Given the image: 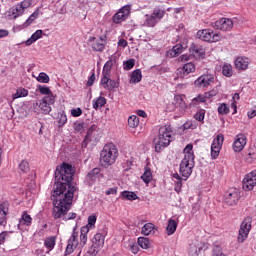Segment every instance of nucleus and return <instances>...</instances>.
Returning <instances> with one entry per match:
<instances>
[{"label": "nucleus", "instance_id": "052dcab7", "mask_svg": "<svg viewBox=\"0 0 256 256\" xmlns=\"http://www.w3.org/2000/svg\"><path fill=\"white\" fill-rule=\"evenodd\" d=\"M255 158H256V153L254 151H249L247 153L246 159L248 163H251V161L255 160Z\"/></svg>", "mask_w": 256, "mask_h": 256}, {"label": "nucleus", "instance_id": "4be33fe9", "mask_svg": "<svg viewBox=\"0 0 256 256\" xmlns=\"http://www.w3.org/2000/svg\"><path fill=\"white\" fill-rule=\"evenodd\" d=\"M129 17V9L128 8H122L120 11H118L114 16H113V22L114 23H123L125 19Z\"/></svg>", "mask_w": 256, "mask_h": 256}, {"label": "nucleus", "instance_id": "dca6fc26", "mask_svg": "<svg viewBox=\"0 0 256 256\" xmlns=\"http://www.w3.org/2000/svg\"><path fill=\"white\" fill-rule=\"evenodd\" d=\"M212 27L219 31H231V29H233V20L229 18H221L212 23Z\"/></svg>", "mask_w": 256, "mask_h": 256}, {"label": "nucleus", "instance_id": "37998d69", "mask_svg": "<svg viewBox=\"0 0 256 256\" xmlns=\"http://www.w3.org/2000/svg\"><path fill=\"white\" fill-rule=\"evenodd\" d=\"M128 125L129 127H132V129H135V127H139V117L136 115H132L128 118Z\"/></svg>", "mask_w": 256, "mask_h": 256}, {"label": "nucleus", "instance_id": "423d86ee", "mask_svg": "<svg viewBox=\"0 0 256 256\" xmlns=\"http://www.w3.org/2000/svg\"><path fill=\"white\" fill-rule=\"evenodd\" d=\"M163 17H165V9L156 7L151 14L145 15L144 25L145 27H155Z\"/></svg>", "mask_w": 256, "mask_h": 256}, {"label": "nucleus", "instance_id": "8fccbe9b", "mask_svg": "<svg viewBox=\"0 0 256 256\" xmlns=\"http://www.w3.org/2000/svg\"><path fill=\"white\" fill-rule=\"evenodd\" d=\"M36 79L39 83H49L51 81L49 75L45 72H41Z\"/></svg>", "mask_w": 256, "mask_h": 256}, {"label": "nucleus", "instance_id": "a19ab883", "mask_svg": "<svg viewBox=\"0 0 256 256\" xmlns=\"http://www.w3.org/2000/svg\"><path fill=\"white\" fill-rule=\"evenodd\" d=\"M173 177H174V179H177L175 181V188L174 189H175L176 193H180L181 187H183V182L181 180V176L179 174L175 173V174H173Z\"/></svg>", "mask_w": 256, "mask_h": 256}, {"label": "nucleus", "instance_id": "aec40b11", "mask_svg": "<svg viewBox=\"0 0 256 256\" xmlns=\"http://www.w3.org/2000/svg\"><path fill=\"white\" fill-rule=\"evenodd\" d=\"M183 49H187V42L173 46V48L167 52V57H178V55L183 53Z\"/></svg>", "mask_w": 256, "mask_h": 256}, {"label": "nucleus", "instance_id": "393cba45", "mask_svg": "<svg viewBox=\"0 0 256 256\" xmlns=\"http://www.w3.org/2000/svg\"><path fill=\"white\" fill-rule=\"evenodd\" d=\"M155 231L157 229L155 228V225L153 223H146L141 230L142 235L149 236L152 234H155Z\"/></svg>", "mask_w": 256, "mask_h": 256}, {"label": "nucleus", "instance_id": "c9c22d12", "mask_svg": "<svg viewBox=\"0 0 256 256\" xmlns=\"http://www.w3.org/2000/svg\"><path fill=\"white\" fill-rule=\"evenodd\" d=\"M92 243H94V245H98L99 247H103V245H105V236H103L101 233H97L94 235Z\"/></svg>", "mask_w": 256, "mask_h": 256}, {"label": "nucleus", "instance_id": "0e129e2a", "mask_svg": "<svg viewBox=\"0 0 256 256\" xmlns=\"http://www.w3.org/2000/svg\"><path fill=\"white\" fill-rule=\"evenodd\" d=\"M74 129L75 131H77L78 133H81L83 131V124L82 123H76L74 124Z\"/></svg>", "mask_w": 256, "mask_h": 256}, {"label": "nucleus", "instance_id": "49530a36", "mask_svg": "<svg viewBox=\"0 0 256 256\" xmlns=\"http://www.w3.org/2000/svg\"><path fill=\"white\" fill-rule=\"evenodd\" d=\"M102 248L103 246H99L98 244L92 243V246L90 247L88 253L91 256H97V253H99V251H101Z\"/></svg>", "mask_w": 256, "mask_h": 256}, {"label": "nucleus", "instance_id": "603ef678", "mask_svg": "<svg viewBox=\"0 0 256 256\" xmlns=\"http://www.w3.org/2000/svg\"><path fill=\"white\" fill-rule=\"evenodd\" d=\"M19 169L22 173H29V162L22 160L19 164Z\"/></svg>", "mask_w": 256, "mask_h": 256}, {"label": "nucleus", "instance_id": "ea45409f", "mask_svg": "<svg viewBox=\"0 0 256 256\" xmlns=\"http://www.w3.org/2000/svg\"><path fill=\"white\" fill-rule=\"evenodd\" d=\"M38 91L41 93V95H46L44 97H55V95L53 94V92H51V89H49V87L47 86H38Z\"/></svg>", "mask_w": 256, "mask_h": 256}, {"label": "nucleus", "instance_id": "79ce46f5", "mask_svg": "<svg viewBox=\"0 0 256 256\" xmlns=\"http://www.w3.org/2000/svg\"><path fill=\"white\" fill-rule=\"evenodd\" d=\"M123 199H127L128 201H135L138 199L137 194L135 192L124 191L121 193Z\"/></svg>", "mask_w": 256, "mask_h": 256}, {"label": "nucleus", "instance_id": "f704fd0d", "mask_svg": "<svg viewBox=\"0 0 256 256\" xmlns=\"http://www.w3.org/2000/svg\"><path fill=\"white\" fill-rule=\"evenodd\" d=\"M55 243L56 238L54 236L48 237L44 241L45 248L49 249V251H53V249H55Z\"/></svg>", "mask_w": 256, "mask_h": 256}, {"label": "nucleus", "instance_id": "5fc2aeb1", "mask_svg": "<svg viewBox=\"0 0 256 256\" xmlns=\"http://www.w3.org/2000/svg\"><path fill=\"white\" fill-rule=\"evenodd\" d=\"M135 67V59H130L124 63L125 71H129Z\"/></svg>", "mask_w": 256, "mask_h": 256}, {"label": "nucleus", "instance_id": "c85d7f7f", "mask_svg": "<svg viewBox=\"0 0 256 256\" xmlns=\"http://www.w3.org/2000/svg\"><path fill=\"white\" fill-rule=\"evenodd\" d=\"M92 50L101 53V51L105 50V44L103 43V39L95 40L92 43Z\"/></svg>", "mask_w": 256, "mask_h": 256}, {"label": "nucleus", "instance_id": "c756f323", "mask_svg": "<svg viewBox=\"0 0 256 256\" xmlns=\"http://www.w3.org/2000/svg\"><path fill=\"white\" fill-rule=\"evenodd\" d=\"M141 79H143V74L141 73V70H134L130 78V83H140Z\"/></svg>", "mask_w": 256, "mask_h": 256}, {"label": "nucleus", "instance_id": "2f4dec72", "mask_svg": "<svg viewBox=\"0 0 256 256\" xmlns=\"http://www.w3.org/2000/svg\"><path fill=\"white\" fill-rule=\"evenodd\" d=\"M175 231H177V222H175L173 219H170L166 227V233L167 235H173Z\"/></svg>", "mask_w": 256, "mask_h": 256}, {"label": "nucleus", "instance_id": "69168bd1", "mask_svg": "<svg viewBox=\"0 0 256 256\" xmlns=\"http://www.w3.org/2000/svg\"><path fill=\"white\" fill-rule=\"evenodd\" d=\"M93 83H95V73H93L89 79H88V82H87V85L88 87H91L93 85Z\"/></svg>", "mask_w": 256, "mask_h": 256}, {"label": "nucleus", "instance_id": "5701e85b", "mask_svg": "<svg viewBox=\"0 0 256 256\" xmlns=\"http://www.w3.org/2000/svg\"><path fill=\"white\" fill-rule=\"evenodd\" d=\"M235 67L238 71H247L249 69V58L238 57L235 60Z\"/></svg>", "mask_w": 256, "mask_h": 256}, {"label": "nucleus", "instance_id": "6ab92c4d", "mask_svg": "<svg viewBox=\"0 0 256 256\" xmlns=\"http://www.w3.org/2000/svg\"><path fill=\"white\" fill-rule=\"evenodd\" d=\"M9 213V203L0 204V227H7V214Z\"/></svg>", "mask_w": 256, "mask_h": 256}, {"label": "nucleus", "instance_id": "f8f14e48", "mask_svg": "<svg viewBox=\"0 0 256 256\" xmlns=\"http://www.w3.org/2000/svg\"><path fill=\"white\" fill-rule=\"evenodd\" d=\"M241 199V192L238 190H229L224 194L223 203L227 207H235Z\"/></svg>", "mask_w": 256, "mask_h": 256}, {"label": "nucleus", "instance_id": "0eeeda50", "mask_svg": "<svg viewBox=\"0 0 256 256\" xmlns=\"http://www.w3.org/2000/svg\"><path fill=\"white\" fill-rule=\"evenodd\" d=\"M193 167H195V160H192L190 156L182 159L179 173L183 181H187L189 177H191V173H193Z\"/></svg>", "mask_w": 256, "mask_h": 256}, {"label": "nucleus", "instance_id": "9d476101", "mask_svg": "<svg viewBox=\"0 0 256 256\" xmlns=\"http://www.w3.org/2000/svg\"><path fill=\"white\" fill-rule=\"evenodd\" d=\"M95 223H97V216L91 215L88 217V223L86 226H83L80 230V247H85L87 245V234L89 233V229H93L95 227Z\"/></svg>", "mask_w": 256, "mask_h": 256}, {"label": "nucleus", "instance_id": "39448f33", "mask_svg": "<svg viewBox=\"0 0 256 256\" xmlns=\"http://www.w3.org/2000/svg\"><path fill=\"white\" fill-rule=\"evenodd\" d=\"M55 104V96L43 97L32 104V109L36 115H49L51 105Z\"/></svg>", "mask_w": 256, "mask_h": 256}, {"label": "nucleus", "instance_id": "c03bdc74", "mask_svg": "<svg viewBox=\"0 0 256 256\" xmlns=\"http://www.w3.org/2000/svg\"><path fill=\"white\" fill-rule=\"evenodd\" d=\"M206 99H213L219 95V86L214 87L212 90L204 93Z\"/></svg>", "mask_w": 256, "mask_h": 256}, {"label": "nucleus", "instance_id": "e433bc0d", "mask_svg": "<svg viewBox=\"0 0 256 256\" xmlns=\"http://www.w3.org/2000/svg\"><path fill=\"white\" fill-rule=\"evenodd\" d=\"M222 74L224 77H233V66L231 64H224L222 67Z\"/></svg>", "mask_w": 256, "mask_h": 256}, {"label": "nucleus", "instance_id": "a878e982", "mask_svg": "<svg viewBox=\"0 0 256 256\" xmlns=\"http://www.w3.org/2000/svg\"><path fill=\"white\" fill-rule=\"evenodd\" d=\"M141 179L146 183V185H149V183L153 181V172H151V168L145 167V171L142 174Z\"/></svg>", "mask_w": 256, "mask_h": 256}, {"label": "nucleus", "instance_id": "7ed1b4c3", "mask_svg": "<svg viewBox=\"0 0 256 256\" xmlns=\"http://www.w3.org/2000/svg\"><path fill=\"white\" fill-rule=\"evenodd\" d=\"M111 69H113V60L109 59L103 67L102 78L100 81L101 87L106 89V91H113L119 87V80L111 79Z\"/></svg>", "mask_w": 256, "mask_h": 256}, {"label": "nucleus", "instance_id": "ddd939ff", "mask_svg": "<svg viewBox=\"0 0 256 256\" xmlns=\"http://www.w3.org/2000/svg\"><path fill=\"white\" fill-rule=\"evenodd\" d=\"M215 83V75L213 74H203L195 80L194 85L199 89H205V87H209V85Z\"/></svg>", "mask_w": 256, "mask_h": 256}, {"label": "nucleus", "instance_id": "1a4fd4ad", "mask_svg": "<svg viewBox=\"0 0 256 256\" xmlns=\"http://www.w3.org/2000/svg\"><path fill=\"white\" fill-rule=\"evenodd\" d=\"M198 39L202 41H206L208 43H217V41H221L223 36L220 33H215L211 29L199 30L197 32Z\"/></svg>", "mask_w": 256, "mask_h": 256}, {"label": "nucleus", "instance_id": "4468645a", "mask_svg": "<svg viewBox=\"0 0 256 256\" xmlns=\"http://www.w3.org/2000/svg\"><path fill=\"white\" fill-rule=\"evenodd\" d=\"M223 141H225L223 134H218L216 138H214L211 145L212 159H217V157H219V153H221V147H223Z\"/></svg>", "mask_w": 256, "mask_h": 256}, {"label": "nucleus", "instance_id": "13d9d810", "mask_svg": "<svg viewBox=\"0 0 256 256\" xmlns=\"http://www.w3.org/2000/svg\"><path fill=\"white\" fill-rule=\"evenodd\" d=\"M183 129H197V125L193 124V121H186L183 124Z\"/></svg>", "mask_w": 256, "mask_h": 256}, {"label": "nucleus", "instance_id": "2eb2a0df", "mask_svg": "<svg viewBox=\"0 0 256 256\" xmlns=\"http://www.w3.org/2000/svg\"><path fill=\"white\" fill-rule=\"evenodd\" d=\"M256 186V170L245 175L242 181V189L245 191H253Z\"/></svg>", "mask_w": 256, "mask_h": 256}, {"label": "nucleus", "instance_id": "338daca9", "mask_svg": "<svg viewBox=\"0 0 256 256\" xmlns=\"http://www.w3.org/2000/svg\"><path fill=\"white\" fill-rule=\"evenodd\" d=\"M106 195H116L117 193V188L114 187V188H109L108 190H106Z\"/></svg>", "mask_w": 256, "mask_h": 256}, {"label": "nucleus", "instance_id": "72a5a7b5", "mask_svg": "<svg viewBox=\"0 0 256 256\" xmlns=\"http://www.w3.org/2000/svg\"><path fill=\"white\" fill-rule=\"evenodd\" d=\"M107 103V99L105 97H98L96 100H93V109H101V107H105Z\"/></svg>", "mask_w": 256, "mask_h": 256}, {"label": "nucleus", "instance_id": "cd10ccee", "mask_svg": "<svg viewBox=\"0 0 256 256\" xmlns=\"http://www.w3.org/2000/svg\"><path fill=\"white\" fill-rule=\"evenodd\" d=\"M31 223H33V218H31V215L27 214V212H23L19 220V225H25L26 227H29Z\"/></svg>", "mask_w": 256, "mask_h": 256}, {"label": "nucleus", "instance_id": "bb28decb", "mask_svg": "<svg viewBox=\"0 0 256 256\" xmlns=\"http://www.w3.org/2000/svg\"><path fill=\"white\" fill-rule=\"evenodd\" d=\"M190 51L194 57H205V50L200 46L192 44L190 47Z\"/></svg>", "mask_w": 256, "mask_h": 256}, {"label": "nucleus", "instance_id": "4c0bfd02", "mask_svg": "<svg viewBox=\"0 0 256 256\" xmlns=\"http://www.w3.org/2000/svg\"><path fill=\"white\" fill-rule=\"evenodd\" d=\"M138 245L141 249H149V247H151V242L149 241V238L139 237Z\"/></svg>", "mask_w": 256, "mask_h": 256}, {"label": "nucleus", "instance_id": "e2e57ef3", "mask_svg": "<svg viewBox=\"0 0 256 256\" xmlns=\"http://www.w3.org/2000/svg\"><path fill=\"white\" fill-rule=\"evenodd\" d=\"M65 123H67V116L64 114H61L59 118V125L63 126L65 125Z\"/></svg>", "mask_w": 256, "mask_h": 256}, {"label": "nucleus", "instance_id": "a211bd4d", "mask_svg": "<svg viewBox=\"0 0 256 256\" xmlns=\"http://www.w3.org/2000/svg\"><path fill=\"white\" fill-rule=\"evenodd\" d=\"M174 105H175V113L178 115L176 117H181L185 115V111L187 109V104L185 103V100H183V96L176 95L174 97Z\"/></svg>", "mask_w": 256, "mask_h": 256}, {"label": "nucleus", "instance_id": "3c124183", "mask_svg": "<svg viewBox=\"0 0 256 256\" xmlns=\"http://www.w3.org/2000/svg\"><path fill=\"white\" fill-rule=\"evenodd\" d=\"M23 13H25V10L22 8V6L20 4L16 5L15 8H13L12 10V14L15 17H19V15H23Z\"/></svg>", "mask_w": 256, "mask_h": 256}, {"label": "nucleus", "instance_id": "58836bf2", "mask_svg": "<svg viewBox=\"0 0 256 256\" xmlns=\"http://www.w3.org/2000/svg\"><path fill=\"white\" fill-rule=\"evenodd\" d=\"M191 157L192 160H195V155L193 154V144H188L184 148V159Z\"/></svg>", "mask_w": 256, "mask_h": 256}, {"label": "nucleus", "instance_id": "20e7f679", "mask_svg": "<svg viewBox=\"0 0 256 256\" xmlns=\"http://www.w3.org/2000/svg\"><path fill=\"white\" fill-rule=\"evenodd\" d=\"M118 155L119 151L116 145L113 143L106 144L100 152V163L102 167H111L117 161Z\"/></svg>", "mask_w": 256, "mask_h": 256}, {"label": "nucleus", "instance_id": "09e8293b", "mask_svg": "<svg viewBox=\"0 0 256 256\" xmlns=\"http://www.w3.org/2000/svg\"><path fill=\"white\" fill-rule=\"evenodd\" d=\"M205 113V109H199L194 115V118L196 119V121L203 123V121H205Z\"/></svg>", "mask_w": 256, "mask_h": 256}, {"label": "nucleus", "instance_id": "bf43d9fd", "mask_svg": "<svg viewBox=\"0 0 256 256\" xmlns=\"http://www.w3.org/2000/svg\"><path fill=\"white\" fill-rule=\"evenodd\" d=\"M72 117H81L83 115V110L81 108H76L71 110Z\"/></svg>", "mask_w": 256, "mask_h": 256}, {"label": "nucleus", "instance_id": "412c9836", "mask_svg": "<svg viewBox=\"0 0 256 256\" xmlns=\"http://www.w3.org/2000/svg\"><path fill=\"white\" fill-rule=\"evenodd\" d=\"M177 73L180 77H187L189 73H195V64L193 63H186L182 68L177 70Z\"/></svg>", "mask_w": 256, "mask_h": 256}, {"label": "nucleus", "instance_id": "b1692460", "mask_svg": "<svg viewBox=\"0 0 256 256\" xmlns=\"http://www.w3.org/2000/svg\"><path fill=\"white\" fill-rule=\"evenodd\" d=\"M41 37H43V30H37L28 40L25 41V45L29 47V45H33L35 41H39Z\"/></svg>", "mask_w": 256, "mask_h": 256}, {"label": "nucleus", "instance_id": "6e6d98bb", "mask_svg": "<svg viewBox=\"0 0 256 256\" xmlns=\"http://www.w3.org/2000/svg\"><path fill=\"white\" fill-rule=\"evenodd\" d=\"M10 233L11 232H8V231H3L0 233V245H3L5 241H7Z\"/></svg>", "mask_w": 256, "mask_h": 256}, {"label": "nucleus", "instance_id": "f3484780", "mask_svg": "<svg viewBox=\"0 0 256 256\" xmlns=\"http://www.w3.org/2000/svg\"><path fill=\"white\" fill-rule=\"evenodd\" d=\"M245 145H247V136H245L243 133H240L235 136L232 149L235 153H241V151L245 149Z\"/></svg>", "mask_w": 256, "mask_h": 256}, {"label": "nucleus", "instance_id": "6e6552de", "mask_svg": "<svg viewBox=\"0 0 256 256\" xmlns=\"http://www.w3.org/2000/svg\"><path fill=\"white\" fill-rule=\"evenodd\" d=\"M253 223V218L251 216H247L244 218L240 225L237 241L238 243H245L247 237H249V233H251V224Z\"/></svg>", "mask_w": 256, "mask_h": 256}, {"label": "nucleus", "instance_id": "f03ea898", "mask_svg": "<svg viewBox=\"0 0 256 256\" xmlns=\"http://www.w3.org/2000/svg\"><path fill=\"white\" fill-rule=\"evenodd\" d=\"M173 141V128L171 125L160 127L158 137L154 140L155 151L161 153L165 147H169Z\"/></svg>", "mask_w": 256, "mask_h": 256}, {"label": "nucleus", "instance_id": "4d7b16f0", "mask_svg": "<svg viewBox=\"0 0 256 256\" xmlns=\"http://www.w3.org/2000/svg\"><path fill=\"white\" fill-rule=\"evenodd\" d=\"M130 250L132 251V253L134 255H137L139 253V244H137L135 242H131L130 243Z\"/></svg>", "mask_w": 256, "mask_h": 256}, {"label": "nucleus", "instance_id": "774afa93", "mask_svg": "<svg viewBox=\"0 0 256 256\" xmlns=\"http://www.w3.org/2000/svg\"><path fill=\"white\" fill-rule=\"evenodd\" d=\"M9 36V30L0 29V39H3V37Z\"/></svg>", "mask_w": 256, "mask_h": 256}, {"label": "nucleus", "instance_id": "9b49d317", "mask_svg": "<svg viewBox=\"0 0 256 256\" xmlns=\"http://www.w3.org/2000/svg\"><path fill=\"white\" fill-rule=\"evenodd\" d=\"M79 238V232H77V226L73 228L72 234L70 238L68 239V244L65 250V255H71L73 251H75V247H80V249H83L85 246H81V240L78 241Z\"/></svg>", "mask_w": 256, "mask_h": 256}, {"label": "nucleus", "instance_id": "473e14b6", "mask_svg": "<svg viewBox=\"0 0 256 256\" xmlns=\"http://www.w3.org/2000/svg\"><path fill=\"white\" fill-rule=\"evenodd\" d=\"M205 101H207V98L204 95L199 94L197 97L193 98L191 103L189 104V107H197V105H199V103H205Z\"/></svg>", "mask_w": 256, "mask_h": 256}, {"label": "nucleus", "instance_id": "a18cd8bd", "mask_svg": "<svg viewBox=\"0 0 256 256\" xmlns=\"http://www.w3.org/2000/svg\"><path fill=\"white\" fill-rule=\"evenodd\" d=\"M99 173H101V169L94 168L91 170V172H89L87 174V179H89L90 181H95V179H97V175H99Z\"/></svg>", "mask_w": 256, "mask_h": 256}, {"label": "nucleus", "instance_id": "f257e3e1", "mask_svg": "<svg viewBox=\"0 0 256 256\" xmlns=\"http://www.w3.org/2000/svg\"><path fill=\"white\" fill-rule=\"evenodd\" d=\"M58 175V183L52 194L54 219H61L67 215V211L73 205V197L77 191V187L72 183L75 169L71 164L63 163Z\"/></svg>", "mask_w": 256, "mask_h": 256}, {"label": "nucleus", "instance_id": "680f3d73", "mask_svg": "<svg viewBox=\"0 0 256 256\" xmlns=\"http://www.w3.org/2000/svg\"><path fill=\"white\" fill-rule=\"evenodd\" d=\"M20 5L24 10L29 9V6L31 5V0H24L20 3Z\"/></svg>", "mask_w": 256, "mask_h": 256}, {"label": "nucleus", "instance_id": "de8ad7c7", "mask_svg": "<svg viewBox=\"0 0 256 256\" xmlns=\"http://www.w3.org/2000/svg\"><path fill=\"white\" fill-rule=\"evenodd\" d=\"M39 17V10H36L33 14L29 16V18L26 20V23H24V27H29Z\"/></svg>", "mask_w": 256, "mask_h": 256}, {"label": "nucleus", "instance_id": "864d4df0", "mask_svg": "<svg viewBox=\"0 0 256 256\" xmlns=\"http://www.w3.org/2000/svg\"><path fill=\"white\" fill-rule=\"evenodd\" d=\"M218 113L219 115H227L229 113V107L227 106V104H220L218 107Z\"/></svg>", "mask_w": 256, "mask_h": 256}, {"label": "nucleus", "instance_id": "7c9ffc66", "mask_svg": "<svg viewBox=\"0 0 256 256\" xmlns=\"http://www.w3.org/2000/svg\"><path fill=\"white\" fill-rule=\"evenodd\" d=\"M29 95V90L23 87H19L16 90V93L12 95L13 99H20L21 97H27Z\"/></svg>", "mask_w": 256, "mask_h": 256}]
</instances>
